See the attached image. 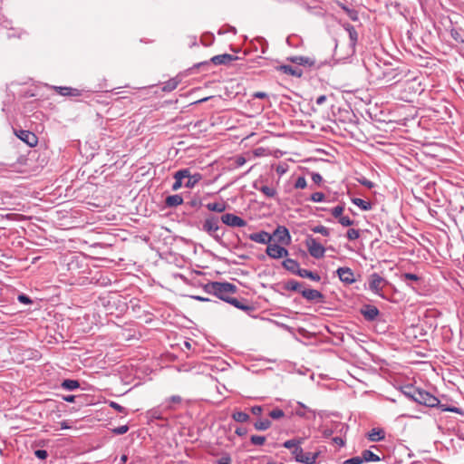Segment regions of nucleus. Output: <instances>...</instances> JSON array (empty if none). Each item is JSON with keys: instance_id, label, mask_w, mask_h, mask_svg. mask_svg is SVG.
<instances>
[{"instance_id": "62", "label": "nucleus", "mask_w": 464, "mask_h": 464, "mask_svg": "<svg viewBox=\"0 0 464 464\" xmlns=\"http://www.w3.org/2000/svg\"><path fill=\"white\" fill-rule=\"evenodd\" d=\"M253 98L264 99L267 97V94L264 92H256L253 93Z\"/></svg>"}, {"instance_id": "19", "label": "nucleus", "mask_w": 464, "mask_h": 464, "mask_svg": "<svg viewBox=\"0 0 464 464\" xmlns=\"http://www.w3.org/2000/svg\"><path fill=\"white\" fill-rule=\"evenodd\" d=\"M188 175V169H181L176 171L173 176L175 179V182L172 185V190L176 191L179 189L183 186L182 180Z\"/></svg>"}, {"instance_id": "34", "label": "nucleus", "mask_w": 464, "mask_h": 464, "mask_svg": "<svg viewBox=\"0 0 464 464\" xmlns=\"http://www.w3.org/2000/svg\"><path fill=\"white\" fill-rule=\"evenodd\" d=\"M232 419L237 422H246L249 420L250 417L247 413L240 411H236L232 414Z\"/></svg>"}, {"instance_id": "12", "label": "nucleus", "mask_w": 464, "mask_h": 464, "mask_svg": "<svg viewBox=\"0 0 464 464\" xmlns=\"http://www.w3.org/2000/svg\"><path fill=\"white\" fill-rule=\"evenodd\" d=\"M343 27L349 34L351 53H355V45L358 41V34H357L354 26L349 23L343 24Z\"/></svg>"}, {"instance_id": "23", "label": "nucleus", "mask_w": 464, "mask_h": 464, "mask_svg": "<svg viewBox=\"0 0 464 464\" xmlns=\"http://www.w3.org/2000/svg\"><path fill=\"white\" fill-rule=\"evenodd\" d=\"M54 89L59 94L63 96H79L81 94L78 89L71 87L56 86Z\"/></svg>"}, {"instance_id": "31", "label": "nucleus", "mask_w": 464, "mask_h": 464, "mask_svg": "<svg viewBox=\"0 0 464 464\" xmlns=\"http://www.w3.org/2000/svg\"><path fill=\"white\" fill-rule=\"evenodd\" d=\"M182 402V398L179 395H172L169 399L166 400L165 408L166 410H174L175 404H180Z\"/></svg>"}, {"instance_id": "35", "label": "nucleus", "mask_w": 464, "mask_h": 464, "mask_svg": "<svg viewBox=\"0 0 464 464\" xmlns=\"http://www.w3.org/2000/svg\"><path fill=\"white\" fill-rule=\"evenodd\" d=\"M324 210H328L334 218L339 219L343 215L344 204H339L330 209L324 208Z\"/></svg>"}, {"instance_id": "14", "label": "nucleus", "mask_w": 464, "mask_h": 464, "mask_svg": "<svg viewBox=\"0 0 464 464\" xmlns=\"http://www.w3.org/2000/svg\"><path fill=\"white\" fill-rule=\"evenodd\" d=\"M229 304L237 307V309L246 312V314H250L255 310L254 305L249 304V302L245 299L238 300L236 297H234L231 301H229Z\"/></svg>"}, {"instance_id": "13", "label": "nucleus", "mask_w": 464, "mask_h": 464, "mask_svg": "<svg viewBox=\"0 0 464 464\" xmlns=\"http://www.w3.org/2000/svg\"><path fill=\"white\" fill-rule=\"evenodd\" d=\"M361 314L363 315L365 320L367 321H374L379 315V309L372 304H364L361 308Z\"/></svg>"}, {"instance_id": "26", "label": "nucleus", "mask_w": 464, "mask_h": 464, "mask_svg": "<svg viewBox=\"0 0 464 464\" xmlns=\"http://www.w3.org/2000/svg\"><path fill=\"white\" fill-rule=\"evenodd\" d=\"M182 203H183V198L179 194L168 196L165 199V204L169 208L177 207V206L181 205Z\"/></svg>"}, {"instance_id": "64", "label": "nucleus", "mask_w": 464, "mask_h": 464, "mask_svg": "<svg viewBox=\"0 0 464 464\" xmlns=\"http://www.w3.org/2000/svg\"><path fill=\"white\" fill-rule=\"evenodd\" d=\"M325 101H326V96L325 95H320L316 99V104L317 105H322V104L324 103Z\"/></svg>"}, {"instance_id": "59", "label": "nucleus", "mask_w": 464, "mask_h": 464, "mask_svg": "<svg viewBox=\"0 0 464 464\" xmlns=\"http://www.w3.org/2000/svg\"><path fill=\"white\" fill-rule=\"evenodd\" d=\"M344 10L347 12L349 17L352 20L356 21L358 19L357 13L355 11L350 10V9L345 8V7H344Z\"/></svg>"}, {"instance_id": "44", "label": "nucleus", "mask_w": 464, "mask_h": 464, "mask_svg": "<svg viewBox=\"0 0 464 464\" xmlns=\"http://www.w3.org/2000/svg\"><path fill=\"white\" fill-rule=\"evenodd\" d=\"M285 416L284 411L279 408H276L269 412V417L274 420H279Z\"/></svg>"}, {"instance_id": "1", "label": "nucleus", "mask_w": 464, "mask_h": 464, "mask_svg": "<svg viewBox=\"0 0 464 464\" xmlns=\"http://www.w3.org/2000/svg\"><path fill=\"white\" fill-rule=\"evenodd\" d=\"M205 290L208 294L216 295L218 298L229 304L234 297L232 295L237 291V285L228 282H211L205 285Z\"/></svg>"}, {"instance_id": "8", "label": "nucleus", "mask_w": 464, "mask_h": 464, "mask_svg": "<svg viewBox=\"0 0 464 464\" xmlns=\"http://www.w3.org/2000/svg\"><path fill=\"white\" fill-rule=\"evenodd\" d=\"M275 237L282 245H289L291 243V236L288 229L284 226H278L274 231L272 238Z\"/></svg>"}, {"instance_id": "39", "label": "nucleus", "mask_w": 464, "mask_h": 464, "mask_svg": "<svg viewBox=\"0 0 464 464\" xmlns=\"http://www.w3.org/2000/svg\"><path fill=\"white\" fill-rule=\"evenodd\" d=\"M254 187L259 189L263 194H265L267 198H274L276 195V190L269 186H262L261 188H257L256 185Z\"/></svg>"}, {"instance_id": "33", "label": "nucleus", "mask_w": 464, "mask_h": 464, "mask_svg": "<svg viewBox=\"0 0 464 464\" xmlns=\"http://www.w3.org/2000/svg\"><path fill=\"white\" fill-rule=\"evenodd\" d=\"M272 423L268 419L257 420L254 422V427L256 430H266L271 427Z\"/></svg>"}, {"instance_id": "27", "label": "nucleus", "mask_w": 464, "mask_h": 464, "mask_svg": "<svg viewBox=\"0 0 464 464\" xmlns=\"http://www.w3.org/2000/svg\"><path fill=\"white\" fill-rule=\"evenodd\" d=\"M206 208L212 212L222 213L227 208V204L224 201L211 202L206 205Z\"/></svg>"}, {"instance_id": "51", "label": "nucleus", "mask_w": 464, "mask_h": 464, "mask_svg": "<svg viewBox=\"0 0 464 464\" xmlns=\"http://www.w3.org/2000/svg\"><path fill=\"white\" fill-rule=\"evenodd\" d=\"M110 406L120 413H126V409L115 401H111Z\"/></svg>"}, {"instance_id": "17", "label": "nucleus", "mask_w": 464, "mask_h": 464, "mask_svg": "<svg viewBox=\"0 0 464 464\" xmlns=\"http://www.w3.org/2000/svg\"><path fill=\"white\" fill-rule=\"evenodd\" d=\"M278 71L285 73V74H288V75H291V76H295V77H301L303 75V70L299 67H295V66H292V65H288V64H283V65H280L278 68H277Z\"/></svg>"}, {"instance_id": "28", "label": "nucleus", "mask_w": 464, "mask_h": 464, "mask_svg": "<svg viewBox=\"0 0 464 464\" xmlns=\"http://www.w3.org/2000/svg\"><path fill=\"white\" fill-rule=\"evenodd\" d=\"M384 439V431L382 429H372L368 434V440L377 442Z\"/></svg>"}, {"instance_id": "29", "label": "nucleus", "mask_w": 464, "mask_h": 464, "mask_svg": "<svg viewBox=\"0 0 464 464\" xmlns=\"http://www.w3.org/2000/svg\"><path fill=\"white\" fill-rule=\"evenodd\" d=\"M320 452H304L303 455V459H301V463L304 464H316V459L319 456Z\"/></svg>"}, {"instance_id": "43", "label": "nucleus", "mask_w": 464, "mask_h": 464, "mask_svg": "<svg viewBox=\"0 0 464 464\" xmlns=\"http://www.w3.org/2000/svg\"><path fill=\"white\" fill-rule=\"evenodd\" d=\"M338 220V223L343 227H351L354 224V220L350 218L348 216H342Z\"/></svg>"}, {"instance_id": "37", "label": "nucleus", "mask_w": 464, "mask_h": 464, "mask_svg": "<svg viewBox=\"0 0 464 464\" xmlns=\"http://www.w3.org/2000/svg\"><path fill=\"white\" fill-rule=\"evenodd\" d=\"M304 441V439L300 438V439H292V440H285L284 443H283V446L285 448V449H288V450H295V447H298L299 445H301Z\"/></svg>"}, {"instance_id": "3", "label": "nucleus", "mask_w": 464, "mask_h": 464, "mask_svg": "<svg viewBox=\"0 0 464 464\" xmlns=\"http://www.w3.org/2000/svg\"><path fill=\"white\" fill-rule=\"evenodd\" d=\"M218 229H219V220H218V218H217L215 216L208 217L202 224V230L205 231L206 233H208L217 242H220L221 237H222V236H219L218 234Z\"/></svg>"}, {"instance_id": "2", "label": "nucleus", "mask_w": 464, "mask_h": 464, "mask_svg": "<svg viewBox=\"0 0 464 464\" xmlns=\"http://www.w3.org/2000/svg\"><path fill=\"white\" fill-rule=\"evenodd\" d=\"M415 402L422 404L428 407H440L443 411L455 412L462 414V410L457 407H446L445 405H440V400L430 394V392L419 389L415 394Z\"/></svg>"}, {"instance_id": "18", "label": "nucleus", "mask_w": 464, "mask_h": 464, "mask_svg": "<svg viewBox=\"0 0 464 464\" xmlns=\"http://www.w3.org/2000/svg\"><path fill=\"white\" fill-rule=\"evenodd\" d=\"M188 175L185 177L187 181L184 183V187L188 188H194L202 179V175L200 173L196 172L192 174L189 169H188Z\"/></svg>"}, {"instance_id": "45", "label": "nucleus", "mask_w": 464, "mask_h": 464, "mask_svg": "<svg viewBox=\"0 0 464 464\" xmlns=\"http://www.w3.org/2000/svg\"><path fill=\"white\" fill-rule=\"evenodd\" d=\"M346 237L349 240H355L360 237V231L354 228H349L346 232Z\"/></svg>"}, {"instance_id": "56", "label": "nucleus", "mask_w": 464, "mask_h": 464, "mask_svg": "<svg viewBox=\"0 0 464 464\" xmlns=\"http://www.w3.org/2000/svg\"><path fill=\"white\" fill-rule=\"evenodd\" d=\"M358 181L363 185L364 187L368 188H373L374 184L373 182H372L371 180L365 179V178H362V179H358Z\"/></svg>"}, {"instance_id": "22", "label": "nucleus", "mask_w": 464, "mask_h": 464, "mask_svg": "<svg viewBox=\"0 0 464 464\" xmlns=\"http://www.w3.org/2000/svg\"><path fill=\"white\" fill-rule=\"evenodd\" d=\"M304 284L296 280L291 279L285 283L284 289L287 291L298 292L304 289Z\"/></svg>"}, {"instance_id": "15", "label": "nucleus", "mask_w": 464, "mask_h": 464, "mask_svg": "<svg viewBox=\"0 0 464 464\" xmlns=\"http://www.w3.org/2000/svg\"><path fill=\"white\" fill-rule=\"evenodd\" d=\"M249 239L254 242L260 243V244H266L268 246V244L272 240V236L266 231H260L257 233L250 234Z\"/></svg>"}, {"instance_id": "6", "label": "nucleus", "mask_w": 464, "mask_h": 464, "mask_svg": "<svg viewBox=\"0 0 464 464\" xmlns=\"http://www.w3.org/2000/svg\"><path fill=\"white\" fill-rule=\"evenodd\" d=\"M220 219L224 224L231 227H243L246 225L245 219L232 213L222 215Z\"/></svg>"}, {"instance_id": "25", "label": "nucleus", "mask_w": 464, "mask_h": 464, "mask_svg": "<svg viewBox=\"0 0 464 464\" xmlns=\"http://www.w3.org/2000/svg\"><path fill=\"white\" fill-rule=\"evenodd\" d=\"M297 276L303 278H309L315 282H319L321 280V276L317 273L304 268H300V270L297 271Z\"/></svg>"}, {"instance_id": "7", "label": "nucleus", "mask_w": 464, "mask_h": 464, "mask_svg": "<svg viewBox=\"0 0 464 464\" xmlns=\"http://www.w3.org/2000/svg\"><path fill=\"white\" fill-rule=\"evenodd\" d=\"M266 253L273 259H279L288 256V250L277 244H268Z\"/></svg>"}, {"instance_id": "50", "label": "nucleus", "mask_w": 464, "mask_h": 464, "mask_svg": "<svg viewBox=\"0 0 464 464\" xmlns=\"http://www.w3.org/2000/svg\"><path fill=\"white\" fill-rule=\"evenodd\" d=\"M129 430V427L127 425H121L113 430V432L118 435L125 434Z\"/></svg>"}, {"instance_id": "42", "label": "nucleus", "mask_w": 464, "mask_h": 464, "mask_svg": "<svg viewBox=\"0 0 464 464\" xmlns=\"http://www.w3.org/2000/svg\"><path fill=\"white\" fill-rule=\"evenodd\" d=\"M304 454V451L300 447V445L298 447H295V449L292 450V455L294 456L295 459L300 463H301V459H303Z\"/></svg>"}, {"instance_id": "21", "label": "nucleus", "mask_w": 464, "mask_h": 464, "mask_svg": "<svg viewBox=\"0 0 464 464\" xmlns=\"http://www.w3.org/2000/svg\"><path fill=\"white\" fill-rule=\"evenodd\" d=\"M282 266L285 269L295 275H297V271L300 270L299 263L295 259L286 258L282 262Z\"/></svg>"}, {"instance_id": "16", "label": "nucleus", "mask_w": 464, "mask_h": 464, "mask_svg": "<svg viewBox=\"0 0 464 464\" xmlns=\"http://www.w3.org/2000/svg\"><path fill=\"white\" fill-rule=\"evenodd\" d=\"M237 59V56H234L229 53H223V54H218V55L213 56L210 59V62L213 63L215 65L228 64Z\"/></svg>"}, {"instance_id": "30", "label": "nucleus", "mask_w": 464, "mask_h": 464, "mask_svg": "<svg viewBox=\"0 0 464 464\" xmlns=\"http://www.w3.org/2000/svg\"><path fill=\"white\" fill-rule=\"evenodd\" d=\"M61 387L67 391H73L80 387V382L77 380L66 379L63 381Z\"/></svg>"}, {"instance_id": "46", "label": "nucleus", "mask_w": 464, "mask_h": 464, "mask_svg": "<svg viewBox=\"0 0 464 464\" xmlns=\"http://www.w3.org/2000/svg\"><path fill=\"white\" fill-rule=\"evenodd\" d=\"M178 86V82L174 79L169 80L167 82L163 87L164 91L170 92L176 89Z\"/></svg>"}, {"instance_id": "58", "label": "nucleus", "mask_w": 464, "mask_h": 464, "mask_svg": "<svg viewBox=\"0 0 464 464\" xmlns=\"http://www.w3.org/2000/svg\"><path fill=\"white\" fill-rule=\"evenodd\" d=\"M262 411H263V408L262 406H259V405H256V406H253L251 408V412L254 414V415H261L262 414Z\"/></svg>"}, {"instance_id": "38", "label": "nucleus", "mask_w": 464, "mask_h": 464, "mask_svg": "<svg viewBox=\"0 0 464 464\" xmlns=\"http://www.w3.org/2000/svg\"><path fill=\"white\" fill-rule=\"evenodd\" d=\"M418 390V388L412 385H408L403 388L402 392L406 397L415 401V394L417 393Z\"/></svg>"}, {"instance_id": "24", "label": "nucleus", "mask_w": 464, "mask_h": 464, "mask_svg": "<svg viewBox=\"0 0 464 464\" xmlns=\"http://www.w3.org/2000/svg\"><path fill=\"white\" fill-rule=\"evenodd\" d=\"M401 280L409 286H412V283H418L420 281V277L412 273H403L401 275Z\"/></svg>"}, {"instance_id": "49", "label": "nucleus", "mask_w": 464, "mask_h": 464, "mask_svg": "<svg viewBox=\"0 0 464 464\" xmlns=\"http://www.w3.org/2000/svg\"><path fill=\"white\" fill-rule=\"evenodd\" d=\"M362 459L361 456L353 457L343 461V464H362Z\"/></svg>"}, {"instance_id": "54", "label": "nucleus", "mask_w": 464, "mask_h": 464, "mask_svg": "<svg viewBox=\"0 0 464 464\" xmlns=\"http://www.w3.org/2000/svg\"><path fill=\"white\" fill-rule=\"evenodd\" d=\"M149 413L154 419H157V420L162 419L161 412L158 408H154V409L150 410Z\"/></svg>"}, {"instance_id": "4", "label": "nucleus", "mask_w": 464, "mask_h": 464, "mask_svg": "<svg viewBox=\"0 0 464 464\" xmlns=\"http://www.w3.org/2000/svg\"><path fill=\"white\" fill-rule=\"evenodd\" d=\"M386 285H387V281L382 276H381L378 273H372L368 277L369 290L381 297H384V295L382 294V289Z\"/></svg>"}, {"instance_id": "55", "label": "nucleus", "mask_w": 464, "mask_h": 464, "mask_svg": "<svg viewBox=\"0 0 464 464\" xmlns=\"http://www.w3.org/2000/svg\"><path fill=\"white\" fill-rule=\"evenodd\" d=\"M234 161H235L236 167H241L246 162V160L243 156H237L235 158Z\"/></svg>"}, {"instance_id": "48", "label": "nucleus", "mask_w": 464, "mask_h": 464, "mask_svg": "<svg viewBox=\"0 0 464 464\" xmlns=\"http://www.w3.org/2000/svg\"><path fill=\"white\" fill-rule=\"evenodd\" d=\"M324 194L322 192H314L311 195V200L313 202H322L324 200Z\"/></svg>"}, {"instance_id": "5", "label": "nucleus", "mask_w": 464, "mask_h": 464, "mask_svg": "<svg viewBox=\"0 0 464 464\" xmlns=\"http://www.w3.org/2000/svg\"><path fill=\"white\" fill-rule=\"evenodd\" d=\"M305 246L311 256L316 259L324 257L325 248L316 240V238L312 236H307L305 239Z\"/></svg>"}, {"instance_id": "32", "label": "nucleus", "mask_w": 464, "mask_h": 464, "mask_svg": "<svg viewBox=\"0 0 464 464\" xmlns=\"http://www.w3.org/2000/svg\"><path fill=\"white\" fill-rule=\"evenodd\" d=\"M362 462H369V461H379L381 460V458L373 453L372 451L369 450H365L362 452Z\"/></svg>"}, {"instance_id": "60", "label": "nucleus", "mask_w": 464, "mask_h": 464, "mask_svg": "<svg viewBox=\"0 0 464 464\" xmlns=\"http://www.w3.org/2000/svg\"><path fill=\"white\" fill-rule=\"evenodd\" d=\"M235 433L237 436L242 437V436H245L247 433V430L246 428H243V427H238V428L236 429Z\"/></svg>"}, {"instance_id": "10", "label": "nucleus", "mask_w": 464, "mask_h": 464, "mask_svg": "<svg viewBox=\"0 0 464 464\" xmlns=\"http://www.w3.org/2000/svg\"><path fill=\"white\" fill-rule=\"evenodd\" d=\"M336 274L338 275L339 279L346 285H351L355 282L354 274L349 267H339L336 270Z\"/></svg>"}, {"instance_id": "36", "label": "nucleus", "mask_w": 464, "mask_h": 464, "mask_svg": "<svg viewBox=\"0 0 464 464\" xmlns=\"http://www.w3.org/2000/svg\"><path fill=\"white\" fill-rule=\"evenodd\" d=\"M352 202L362 210H370L372 208V204L370 202L359 198H352Z\"/></svg>"}, {"instance_id": "53", "label": "nucleus", "mask_w": 464, "mask_h": 464, "mask_svg": "<svg viewBox=\"0 0 464 464\" xmlns=\"http://www.w3.org/2000/svg\"><path fill=\"white\" fill-rule=\"evenodd\" d=\"M34 455L40 459H45L48 457V453L45 450H36Z\"/></svg>"}, {"instance_id": "63", "label": "nucleus", "mask_w": 464, "mask_h": 464, "mask_svg": "<svg viewBox=\"0 0 464 464\" xmlns=\"http://www.w3.org/2000/svg\"><path fill=\"white\" fill-rule=\"evenodd\" d=\"M75 399H76V396H74V395L63 396V400L67 402H74Z\"/></svg>"}, {"instance_id": "40", "label": "nucleus", "mask_w": 464, "mask_h": 464, "mask_svg": "<svg viewBox=\"0 0 464 464\" xmlns=\"http://www.w3.org/2000/svg\"><path fill=\"white\" fill-rule=\"evenodd\" d=\"M314 233L321 234L324 237H328L330 235V229L323 225L314 226L311 228Z\"/></svg>"}, {"instance_id": "9", "label": "nucleus", "mask_w": 464, "mask_h": 464, "mask_svg": "<svg viewBox=\"0 0 464 464\" xmlns=\"http://www.w3.org/2000/svg\"><path fill=\"white\" fill-rule=\"evenodd\" d=\"M302 296L309 302L321 303L324 301V295L315 289H305L301 291Z\"/></svg>"}, {"instance_id": "52", "label": "nucleus", "mask_w": 464, "mask_h": 464, "mask_svg": "<svg viewBox=\"0 0 464 464\" xmlns=\"http://www.w3.org/2000/svg\"><path fill=\"white\" fill-rule=\"evenodd\" d=\"M18 301L22 304H30L33 303V301L31 300V298L29 296H27L26 295H19L18 297H17Z\"/></svg>"}, {"instance_id": "61", "label": "nucleus", "mask_w": 464, "mask_h": 464, "mask_svg": "<svg viewBox=\"0 0 464 464\" xmlns=\"http://www.w3.org/2000/svg\"><path fill=\"white\" fill-rule=\"evenodd\" d=\"M231 459L229 456H224L220 459H218V464H230Z\"/></svg>"}, {"instance_id": "47", "label": "nucleus", "mask_w": 464, "mask_h": 464, "mask_svg": "<svg viewBox=\"0 0 464 464\" xmlns=\"http://www.w3.org/2000/svg\"><path fill=\"white\" fill-rule=\"evenodd\" d=\"M307 186V182H306V179L304 177H298L296 181H295V187L296 188H305Z\"/></svg>"}, {"instance_id": "41", "label": "nucleus", "mask_w": 464, "mask_h": 464, "mask_svg": "<svg viewBox=\"0 0 464 464\" xmlns=\"http://www.w3.org/2000/svg\"><path fill=\"white\" fill-rule=\"evenodd\" d=\"M250 441L253 445L256 446H262L266 442V437L265 436H259V435H252L250 437Z\"/></svg>"}, {"instance_id": "57", "label": "nucleus", "mask_w": 464, "mask_h": 464, "mask_svg": "<svg viewBox=\"0 0 464 464\" xmlns=\"http://www.w3.org/2000/svg\"><path fill=\"white\" fill-rule=\"evenodd\" d=\"M311 178L315 184H320L323 180L322 176L317 172L312 173Z\"/></svg>"}, {"instance_id": "20", "label": "nucleus", "mask_w": 464, "mask_h": 464, "mask_svg": "<svg viewBox=\"0 0 464 464\" xmlns=\"http://www.w3.org/2000/svg\"><path fill=\"white\" fill-rule=\"evenodd\" d=\"M288 60L297 65H303L307 67H312L315 63V61L314 59L306 56H292L288 58Z\"/></svg>"}, {"instance_id": "11", "label": "nucleus", "mask_w": 464, "mask_h": 464, "mask_svg": "<svg viewBox=\"0 0 464 464\" xmlns=\"http://www.w3.org/2000/svg\"><path fill=\"white\" fill-rule=\"evenodd\" d=\"M16 136L30 147L35 146L38 141L36 135L29 130H20L16 132Z\"/></svg>"}]
</instances>
